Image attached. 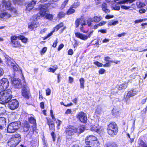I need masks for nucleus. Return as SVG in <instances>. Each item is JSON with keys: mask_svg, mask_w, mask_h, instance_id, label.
Instances as JSON below:
<instances>
[{"mask_svg": "<svg viewBox=\"0 0 147 147\" xmlns=\"http://www.w3.org/2000/svg\"><path fill=\"white\" fill-rule=\"evenodd\" d=\"M52 67H49L48 71L49 72L54 73L55 72V71L57 69L58 67L57 65L52 66Z\"/></svg>", "mask_w": 147, "mask_h": 147, "instance_id": "72a5a7b5", "label": "nucleus"}, {"mask_svg": "<svg viewBox=\"0 0 147 147\" xmlns=\"http://www.w3.org/2000/svg\"><path fill=\"white\" fill-rule=\"evenodd\" d=\"M46 119L47 123L49 127V130L50 131H51V136L53 141L55 142V141L56 137V134L55 132V122L49 117H46Z\"/></svg>", "mask_w": 147, "mask_h": 147, "instance_id": "423d86ee", "label": "nucleus"}, {"mask_svg": "<svg viewBox=\"0 0 147 147\" xmlns=\"http://www.w3.org/2000/svg\"><path fill=\"white\" fill-rule=\"evenodd\" d=\"M106 22L105 21H102L100 22L98 24V25L99 26H102L104 25L106 23Z\"/></svg>", "mask_w": 147, "mask_h": 147, "instance_id": "338daca9", "label": "nucleus"}, {"mask_svg": "<svg viewBox=\"0 0 147 147\" xmlns=\"http://www.w3.org/2000/svg\"><path fill=\"white\" fill-rule=\"evenodd\" d=\"M41 11V12L40 13L41 16L42 17H44L45 16V15H46V11H43V10H42V11Z\"/></svg>", "mask_w": 147, "mask_h": 147, "instance_id": "052dcab7", "label": "nucleus"}, {"mask_svg": "<svg viewBox=\"0 0 147 147\" xmlns=\"http://www.w3.org/2000/svg\"><path fill=\"white\" fill-rule=\"evenodd\" d=\"M66 15V12L65 13L63 11H60L58 13L57 17L59 19H61L64 18Z\"/></svg>", "mask_w": 147, "mask_h": 147, "instance_id": "2f4dec72", "label": "nucleus"}, {"mask_svg": "<svg viewBox=\"0 0 147 147\" xmlns=\"http://www.w3.org/2000/svg\"><path fill=\"white\" fill-rule=\"evenodd\" d=\"M136 5L138 8H140L145 6L146 5L144 3L139 1L136 3Z\"/></svg>", "mask_w": 147, "mask_h": 147, "instance_id": "37998d69", "label": "nucleus"}, {"mask_svg": "<svg viewBox=\"0 0 147 147\" xmlns=\"http://www.w3.org/2000/svg\"><path fill=\"white\" fill-rule=\"evenodd\" d=\"M1 17L3 18H8L10 17L11 15L6 12H3L1 14Z\"/></svg>", "mask_w": 147, "mask_h": 147, "instance_id": "ea45409f", "label": "nucleus"}, {"mask_svg": "<svg viewBox=\"0 0 147 147\" xmlns=\"http://www.w3.org/2000/svg\"><path fill=\"white\" fill-rule=\"evenodd\" d=\"M119 4L116 3L113 5L112 9L115 10H119L120 8V6L118 5Z\"/></svg>", "mask_w": 147, "mask_h": 147, "instance_id": "58836bf2", "label": "nucleus"}, {"mask_svg": "<svg viewBox=\"0 0 147 147\" xmlns=\"http://www.w3.org/2000/svg\"><path fill=\"white\" fill-rule=\"evenodd\" d=\"M41 16L40 13H37L35 15L33 16V17L34 18H35V19L37 20L38 19H40V17Z\"/></svg>", "mask_w": 147, "mask_h": 147, "instance_id": "864d4df0", "label": "nucleus"}, {"mask_svg": "<svg viewBox=\"0 0 147 147\" xmlns=\"http://www.w3.org/2000/svg\"><path fill=\"white\" fill-rule=\"evenodd\" d=\"M57 82L59 83L60 81V80L61 79V75L60 73H58L57 74Z\"/></svg>", "mask_w": 147, "mask_h": 147, "instance_id": "69168bd1", "label": "nucleus"}, {"mask_svg": "<svg viewBox=\"0 0 147 147\" xmlns=\"http://www.w3.org/2000/svg\"><path fill=\"white\" fill-rule=\"evenodd\" d=\"M50 115L52 119L54 121H55L56 119L55 118V117L54 116V115L53 113V111L52 109H51L50 111Z\"/></svg>", "mask_w": 147, "mask_h": 147, "instance_id": "6e6d98bb", "label": "nucleus"}, {"mask_svg": "<svg viewBox=\"0 0 147 147\" xmlns=\"http://www.w3.org/2000/svg\"><path fill=\"white\" fill-rule=\"evenodd\" d=\"M0 92V102L3 103H7L10 101L12 97V92L10 89Z\"/></svg>", "mask_w": 147, "mask_h": 147, "instance_id": "7ed1b4c3", "label": "nucleus"}, {"mask_svg": "<svg viewBox=\"0 0 147 147\" xmlns=\"http://www.w3.org/2000/svg\"><path fill=\"white\" fill-rule=\"evenodd\" d=\"M18 65L15 62L11 67L14 71H16L18 70Z\"/></svg>", "mask_w": 147, "mask_h": 147, "instance_id": "a19ab883", "label": "nucleus"}, {"mask_svg": "<svg viewBox=\"0 0 147 147\" xmlns=\"http://www.w3.org/2000/svg\"><path fill=\"white\" fill-rule=\"evenodd\" d=\"M15 63L14 60L10 57L7 58L6 59L5 63L8 66L11 67Z\"/></svg>", "mask_w": 147, "mask_h": 147, "instance_id": "bb28decb", "label": "nucleus"}, {"mask_svg": "<svg viewBox=\"0 0 147 147\" xmlns=\"http://www.w3.org/2000/svg\"><path fill=\"white\" fill-rule=\"evenodd\" d=\"M137 94V92L134 89H131L130 90L128 91L126 97L127 98H129L130 97H133Z\"/></svg>", "mask_w": 147, "mask_h": 147, "instance_id": "4be33fe9", "label": "nucleus"}, {"mask_svg": "<svg viewBox=\"0 0 147 147\" xmlns=\"http://www.w3.org/2000/svg\"><path fill=\"white\" fill-rule=\"evenodd\" d=\"M64 45L63 43L60 44L57 48V50L58 51H59L61 50L64 47Z\"/></svg>", "mask_w": 147, "mask_h": 147, "instance_id": "680f3d73", "label": "nucleus"}, {"mask_svg": "<svg viewBox=\"0 0 147 147\" xmlns=\"http://www.w3.org/2000/svg\"><path fill=\"white\" fill-rule=\"evenodd\" d=\"M36 0H32L30 2L28 3L26 8V11H30L34 8L36 3Z\"/></svg>", "mask_w": 147, "mask_h": 147, "instance_id": "f3484780", "label": "nucleus"}, {"mask_svg": "<svg viewBox=\"0 0 147 147\" xmlns=\"http://www.w3.org/2000/svg\"><path fill=\"white\" fill-rule=\"evenodd\" d=\"M74 53L73 50L71 49H69L68 51V54L69 55H72Z\"/></svg>", "mask_w": 147, "mask_h": 147, "instance_id": "774afa93", "label": "nucleus"}, {"mask_svg": "<svg viewBox=\"0 0 147 147\" xmlns=\"http://www.w3.org/2000/svg\"><path fill=\"white\" fill-rule=\"evenodd\" d=\"M121 8L122 9H124L125 10H127L129 9L131 7V6H126L124 5H121Z\"/></svg>", "mask_w": 147, "mask_h": 147, "instance_id": "5fc2aeb1", "label": "nucleus"}, {"mask_svg": "<svg viewBox=\"0 0 147 147\" xmlns=\"http://www.w3.org/2000/svg\"><path fill=\"white\" fill-rule=\"evenodd\" d=\"M104 61L106 63L104 64L103 67H109L111 66V63H113L112 60H110V58L108 56L105 57H104Z\"/></svg>", "mask_w": 147, "mask_h": 147, "instance_id": "aec40b11", "label": "nucleus"}, {"mask_svg": "<svg viewBox=\"0 0 147 147\" xmlns=\"http://www.w3.org/2000/svg\"><path fill=\"white\" fill-rule=\"evenodd\" d=\"M38 144V142L36 140L35 141V140L33 139L30 142V144L32 146H36Z\"/></svg>", "mask_w": 147, "mask_h": 147, "instance_id": "09e8293b", "label": "nucleus"}, {"mask_svg": "<svg viewBox=\"0 0 147 147\" xmlns=\"http://www.w3.org/2000/svg\"><path fill=\"white\" fill-rule=\"evenodd\" d=\"M85 129V127L82 125H80L79 127L78 131L77 132L78 134H80L84 131Z\"/></svg>", "mask_w": 147, "mask_h": 147, "instance_id": "c9c22d12", "label": "nucleus"}, {"mask_svg": "<svg viewBox=\"0 0 147 147\" xmlns=\"http://www.w3.org/2000/svg\"><path fill=\"white\" fill-rule=\"evenodd\" d=\"M106 130L109 135L113 137L117 134L119 130L116 123L114 121H111L107 125Z\"/></svg>", "mask_w": 147, "mask_h": 147, "instance_id": "f257e3e1", "label": "nucleus"}, {"mask_svg": "<svg viewBox=\"0 0 147 147\" xmlns=\"http://www.w3.org/2000/svg\"><path fill=\"white\" fill-rule=\"evenodd\" d=\"M39 25V24L38 22H31L30 24H28V27L29 30L32 31L38 27Z\"/></svg>", "mask_w": 147, "mask_h": 147, "instance_id": "a211bd4d", "label": "nucleus"}, {"mask_svg": "<svg viewBox=\"0 0 147 147\" xmlns=\"http://www.w3.org/2000/svg\"><path fill=\"white\" fill-rule=\"evenodd\" d=\"M9 82L7 78H3L0 80V91H5L8 88Z\"/></svg>", "mask_w": 147, "mask_h": 147, "instance_id": "9b49d317", "label": "nucleus"}, {"mask_svg": "<svg viewBox=\"0 0 147 147\" xmlns=\"http://www.w3.org/2000/svg\"><path fill=\"white\" fill-rule=\"evenodd\" d=\"M69 0H64L61 4V8L63 9L68 4Z\"/></svg>", "mask_w": 147, "mask_h": 147, "instance_id": "c03bdc74", "label": "nucleus"}, {"mask_svg": "<svg viewBox=\"0 0 147 147\" xmlns=\"http://www.w3.org/2000/svg\"><path fill=\"white\" fill-rule=\"evenodd\" d=\"M94 63L98 67H103L104 64L102 63L99 62L98 61H96L94 62Z\"/></svg>", "mask_w": 147, "mask_h": 147, "instance_id": "3c124183", "label": "nucleus"}, {"mask_svg": "<svg viewBox=\"0 0 147 147\" xmlns=\"http://www.w3.org/2000/svg\"><path fill=\"white\" fill-rule=\"evenodd\" d=\"M144 19H140L139 20H137L134 21V23L135 24H137L141 22H143V21L144 20Z\"/></svg>", "mask_w": 147, "mask_h": 147, "instance_id": "0e129e2a", "label": "nucleus"}, {"mask_svg": "<svg viewBox=\"0 0 147 147\" xmlns=\"http://www.w3.org/2000/svg\"><path fill=\"white\" fill-rule=\"evenodd\" d=\"M55 123L57 124L56 127L57 129H60V126L62 123V121L59 119H57Z\"/></svg>", "mask_w": 147, "mask_h": 147, "instance_id": "a18cd8bd", "label": "nucleus"}, {"mask_svg": "<svg viewBox=\"0 0 147 147\" xmlns=\"http://www.w3.org/2000/svg\"><path fill=\"white\" fill-rule=\"evenodd\" d=\"M21 140V135L17 133L12 136L7 142L8 145L10 147H15L19 143Z\"/></svg>", "mask_w": 147, "mask_h": 147, "instance_id": "39448f33", "label": "nucleus"}, {"mask_svg": "<svg viewBox=\"0 0 147 147\" xmlns=\"http://www.w3.org/2000/svg\"><path fill=\"white\" fill-rule=\"evenodd\" d=\"M104 147H119L118 145L115 142H109L106 143Z\"/></svg>", "mask_w": 147, "mask_h": 147, "instance_id": "cd10ccee", "label": "nucleus"}, {"mask_svg": "<svg viewBox=\"0 0 147 147\" xmlns=\"http://www.w3.org/2000/svg\"><path fill=\"white\" fill-rule=\"evenodd\" d=\"M101 8L102 11L106 13H108L110 11V9L108 8L107 4L105 2L102 4Z\"/></svg>", "mask_w": 147, "mask_h": 147, "instance_id": "b1692460", "label": "nucleus"}, {"mask_svg": "<svg viewBox=\"0 0 147 147\" xmlns=\"http://www.w3.org/2000/svg\"><path fill=\"white\" fill-rule=\"evenodd\" d=\"M30 92L29 90L27 89H22V95L26 99H28L29 98Z\"/></svg>", "mask_w": 147, "mask_h": 147, "instance_id": "412c9836", "label": "nucleus"}, {"mask_svg": "<svg viewBox=\"0 0 147 147\" xmlns=\"http://www.w3.org/2000/svg\"><path fill=\"white\" fill-rule=\"evenodd\" d=\"M81 20V18H78L76 20L75 23L76 28H77L79 26Z\"/></svg>", "mask_w": 147, "mask_h": 147, "instance_id": "de8ad7c7", "label": "nucleus"}, {"mask_svg": "<svg viewBox=\"0 0 147 147\" xmlns=\"http://www.w3.org/2000/svg\"><path fill=\"white\" fill-rule=\"evenodd\" d=\"M76 118L81 123H86L87 122L86 114L83 111L78 112L76 115Z\"/></svg>", "mask_w": 147, "mask_h": 147, "instance_id": "9d476101", "label": "nucleus"}, {"mask_svg": "<svg viewBox=\"0 0 147 147\" xmlns=\"http://www.w3.org/2000/svg\"><path fill=\"white\" fill-rule=\"evenodd\" d=\"M18 38L17 36L13 35L10 37V44L14 48H20L22 47V45L20 42L16 40Z\"/></svg>", "mask_w": 147, "mask_h": 147, "instance_id": "1a4fd4ad", "label": "nucleus"}, {"mask_svg": "<svg viewBox=\"0 0 147 147\" xmlns=\"http://www.w3.org/2000/svg\"><path fill=\"white\" fill-rule=\"evenodd\" d=\"M90 130L92 131L98 132L100 130L98 125L97 124L91 125L90 126Z\"/></svg>", "mask_w": 147, "mask_h": 147, "instance_id": "393cba45", "label": "nucleus"}, {"mask_svg": "<svg viewBox=\"0 0 147 147\" xmlns=\"http://www.w3.org/2000/svg\"><path fill=\"white\" fill-rule=\"evenodd\" d=\"M28 121L29 124L30 123L32 124L31 126L32 131H34L35 130H37L36 120L34 117L31 116L29 117L28 118Z\"/></svg>", "mask_w": 147, "mask_h": 147, "instance_id": "2eb2a0df", "label": "nucleus"}, {"mask_svg": "<svg viewBox=\"0 0 147 147\" xmlns=\"http://www.w3.org/2000/svg\"><path fill=\"white\" fill-rule=\"evenodd\" d=\"M105 70L103 68H101L98 71V73L100 74H103L105 72Z\"/></svg>", "mask_w": 147, "mask_h": 147, "instance_id": "e2e57ef3", "label": "nucleus"}, {"mask_svg": "<svg viewBox=\"0 0 147 147\" xmlns=\"http://www.w3.org/2000/svg\"><path fill=\"white\" fill-rule=\"evenodd\" d=\"M8 10L11 13L14 15V16H18V11L16 8L11 7Z\"/></svg>", "mask_w": 147, "mask_h": 147, "instance_id": "c756f323", "label": "nucleus"}, {"mask_svg": "<svg viewBox=\"0 0 147 147\" xmlns=\"http://www.w3.org/2000/svg\"><path fill=\"white\" fill-rule=\"evenodd\" d=\"M80 5V1H77L73 3L66 11V14L67 15H70L74 14L76 12L75 9L79 7Z\"/></svg>", "mask_w": 147, "mask_h": 147, "instance_id": "6e6552de", "label": "nucleus"}, {"mask_svg": "<svg viewBox=\"0 0 147 147\" xmlns=\"http://www.w3.org/2000/svg\"><path fill=\"white\" fill-rule=\"evenodd\" d=\"M12 84L16 88L20 89L22 86L21 80L19 79H13L12 81Z\"/></svg>", "mask_w": 147, "mask_h": 147, "instance_id": "dca6fc26", "label": "nucleus"}, {"mask_svg": "<svg viewBox=\"0 0 147 147\" xmlns=\"http://www.w3.org/2000/svg\"><path fill=\"white\" fill-rule=\"evenodd\" d=\"M19 105V103L18 101L16 99H14L9 101L8 107L11 110H13L18 108Z\"/></svg>", "mask_w": 147, "mask_h": 147, "instance_id": "4468645a", "label": "nucleus"}, {"mask_svg": "<svg viewBox=\"0 0 147 147\" xmlns=\"http://www.w3.org/2000/svg\"><path fill=\"white\" fill-rule=\"evenodd\" d=\"M119 112V111H117L116 109H113L112 110V114L114 116L117 115Z\"/></svg>", "mask_w": 147, "mask_h": 147, "instance_id": "8fccbe9b", "label": "nucleus"}, {"mask_svg": "<svg viewBox=\"0 0 147 147\" xmlns=\"http://www.w3.org/2000/svg\"><path fill=\"white\" fill-rule=\"evenodd\" d=\"M46 95L47 96H49L51 94V90L50 88H48L46 90Z\"/></svg>", "mask_w": 147, "mask_h": 147, "instance_id": "4d7b16f0", "label": "nucleus"}, {"mask_svg": "<svg viewBox=\"0 0 147 147\" xmlns=\"http://www.w3.org/2000/svg\"><path fill=\"white\" fill-rule=\"evenodd\" d=\"M64 24L63 22H61L58 24L57 25L53 28V29L55 31H57L60 28L63 27Z\"/></svg>", "mask_w": 147, "mask_h": 147, "instance_id": "7c9ffc66", "label": "nucleus"}, {"mask_svg": "<svg viewBox=\"0 0 147 147\" xmlns=\"http://www.w3.org/2000/svg\"><path fill=\"white\" fill-rule=\"evenodd\" d=\"M119 23L117 20H112L111 21L109 22L108 24V26H115L116 24Z\"/></svg>", "mask_w": 147, "mask_h": 147, "instance_id": "4c0bfd02", "label": "nucleus"}, {"mask_svg": "<svg viewBox=\"0 0 147 147\" xmlns=\"http://www.w3.org/2000/svg\"><path fill=\"white\" fill-rule=\"evenodd\" d=\"M85 144L87 145L84 147H98L100 143L95 136L90 135L87 136L85 139Z\"/></svg>", "mask_w": 147, "mask_h": 147, "instance_id": "f03ea898", "label": "nucleus"}, {"mask_svg": "<svg viewBox=\"0 0 147 147\" xmlns=\"http://www.w3.org/2000/svg\"><path fill=\"white\" fill-rule=\"evenodd\" d=\"M47 48L46 47H43L40 51V54L42 55L44 54L47 51Z\"/></svg>", "mask_w": 147, "mask_h": 147, "instance_id": "603ef678", "label": "nucleus"}, {"mask_svg": "<svg viewBox=\"0 0 147 147\" xmlns=\"http://www.w3.org/2000/svg\"><path fill=\"white\" fill-rule=\"evenodd\" d=\"M102 19V18L101 16H95L93 17V21L96 23L98 22Z\"/></svg>", "mask_w": 147, "mask_h": 147, "instance_id": "e433bc0d", "label": "nucleus"}, {"mask_svg": "<svg viewBox=\"0 0 147 147\" xmlns=\"http://www.w3.org/2000/svg\"><path fill=\"white\" fill-rule=\"evenodd\" d=\"M17 38L19 40H21L22 42L24 43H26L28 42V39L23 35H19L18 36H17Z\"/></svg>", "mask_w": 147, "mask_h": 147, "instance_id": "c85d7f7f", "label": "nucleus"}, {"mask_svg": "<svg viewBox=\"0 0 147 147\" xmlns=\"http://www.w3.org/2000/svg\"><path fill=\"white\" fill-rule=\"evenodd\" d=\"M128 82H125L124 83L118 86L117 89L119 90H124L127 87Z\"/></svg>", "mask_w": 147, "mask_h": 147, "instance_id": "a878e982", "label": "nucleus"}, {"mask_svg": "<svg viewBox=\"0 0 147 147\" xmlns=\"http://www.w3.org/2000/svg\"><path fill=\"white\" fill-rule=\"evenodd\" d=\"M78 128L73 125H69L65 127L64 133L67 136H74L78 132Z\"/></svg>", "mask_w": 147, "mask_h": 147, "instance_id": "0eeeda50", "label": "nucleus"}, {"mask_svg": "<svg viewBox=\"0 0 147 147\" xmlns=\"http://www.w3.org/2000/svg\"><path fill=\"white\" fill-rule=\"evenodd\" d=\"M92 33V32H91L88 35H85L80 32H75V34L76 37L82 40H87L88 38H90L91 36V34Z\"/></svg>", "mask_w": 147, "mask_h": 147, "instance_id": "ddd939ff", "label": "nucleus"}, {"mask_svg": "<svg viewBox=\"0 0 147 147\" xmlns=\"http://www.w3.org/2000/svg\"><path fill=\"white\" fill-rule=\"evenodd\" d=\"M18 125L17 123L12 122L9 124L7 127V131L8 133H12L18 129Z\"/></svg>", "mask_w": 147, "mask_h": 147, "instance_id": "f8f14e48", "label": "nucleus"}, {"mask_svg": "<svg viewBox=\"0 0 147 147\" xmlns=\"http://www.w3.org/2000/svg\"><path fill=\"white\" fill-rule=\"evenodd\" d=\"M6 125V119L4 117H0V128L1 130L5 128Z\"/></svg>", "mask_w": 147, "mask_h": 147, "instance_id": "5701e85b", "label": "nucleus"}, {"mask_svg": "<svg viewBox=\"0 0 147 147\" xmlns=\"http://www.w3.org/2000/svg\"><path fill=\"white\" fill-rule=\"evenodd\" d=\"M114 16L113 15L107 14L105 16V18L106 19H109L113 18Z\"/></svg>", "mask_w": 147, "mask_h": 147, "instance_id": "13d9d810", "label": "nucleus"}, {"mask_svg": "<svg viewBox=\"0 0 147 147\" xmlns=\"http://www.w3.org/2000/svg\"><path fill=\"white\" fill-rule=\"evenodd\" d=\"M58 39L57 38H56L54 42L53 43V45H52V47H53L55 48L56 47L57 44L58 43Z\"/></svg>", "mask_w": 147, "mask_h": 147, "instance_id": "bf43d9fd", "label": "nucleus"}, {"mask_svg": "<svg viewBox=\"0 0 147 147\" xmlns=\"http://www.w3.org/2000/svg\"><path fill=\"white\" fill-rule=\"evenodd\" d=\"M138 144V147H147L146 144L142 140L139 141Z\"/></svg>", "mask_w": 147, "mask_h": 147, "instance_id": "f704fd0d", "label": "nucleus"}, {"mask_svg": "<svg viewBox=\"0 0 147 147\" xmlns=\"http://www.w3.org/2000/svg\"><path fill=\"white\" fill-rule=\"evenodd\" d=\"M22 128L24 132H26L28 131L26 135V137L28 139L31 138L34 132L37 131L36 130L32 131V126H30L28 122L26 120L24 121L22 123Z\"/></svg>", "mask_w": 147, "mask_h": 147, "instance_id": "20e7f679", "label": "nucleus"}, {"mask_svg": "<svg viewBox=\"0 0 147 147\" xmlns=\"http://www.w3.org/2000/svg\"><path fill=\"white\" fill-rule=\"evenodd\" d=\"M80 83V87L81 88L84 89V83L85 82L84 79L83 78H81L79 80Z\"/></svg>", "mask_w": 147, "mask_h": 147, "instance_id": "79ce46f5", "label": "nucleus"}, {"mask_svg": "<svg viewBox=\"0 0 147 147\" xmlns=\"http://www.w3.org/2000/svg\"><path fill=\"white\" fill-rule=\"evenodd\" d=\"M3 4L6 8H8V9L11 7V3L9 1H4L3 2Z\"/></svg>", "mask_w": 147, "mask_h": 147, "instance_id": "473e14b6", "label": "nucleus"}, {"mask_svg": "<svg viewBox=\"0 0 147 147\" xmlns=\"http://www.w3.org/2000/svg\"><path fill=\"white\" fill-rule=\"evenodd\" d=\"M53 3L49 2L44 4L40 5L39 6V9L40 11H46L51 6L52 4Z\"/></svg>", "mask_w": 147, "mask_h": 147, "instance_id": "6ab92c4d", "label": "nucleus"}, {"mask_svg": "<svg viewBox=\"0 0 147 147\" xmlns=\"http://www.w3.org/2000/svg\"><path fill=\"white\" fill-rule=\"evenodd\" d=\"M45 18L48 20H52L53 18V16L49 13H47L45 16Z\"/></svg>", "mask_w": 147, "mask_h": 147, "instance_id": "49530a36", "label": "nucleus"}]
</instances>
